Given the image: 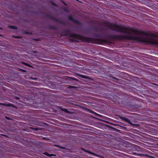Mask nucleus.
I'll return each instance as SVG.
<instances>
[{
    "label": "nucleus",
    "instance_id": "4",
    "mask_svg": "<svg viewBox=\"0 0 158 158\" xmlns=\"http://www.w3.org/2000/svg\"><path fill=\"white\" fill-rule=\"evenodd\" d=\"M46 16L47 18L50 19L55 22H59V20L58 19L55 18L53 15L50 14H46Z\"/></svg>",
    "mask_w": 158,
    "mask_h": 158
},
{
    "label": "nucleus",
    "instance_id": "11",
    "mask_svg": "<svg viewBox=\"0 0 158 158\" xmlns=\"http://www.w3.org/2000/svg\"><path fill=\"white\" fill-rule=\"evenodd\" d=\"M77 75H78V76H79L80 77L84 78V79H89V78L88 76H85L83 75L82 74H80L78 73L77 74Z\"/></svg>",
    "mask_w": 158,
    "mask_h": 158
},
{
    "label": "nucleus",
    "instance_id": "24",
    "mask_svg": "<svg viewBox=\"0 0 158 158\" xmlns=\"http://www.w3.org/2000/svg\"><path fill=\"white\" fill-rule=\"evenodd\" d=\"M70 40H71L72 42H78L76 40H74L73 39H70Z\"/></svg>",
    "mask_w": 158,
    "mask_h": 158
},
{
    "label": "nucleus",
    "instance_id": "14",
    "mask_svg": "<svg viewBox=\"0 0 158 158\" xmlns=\"http://www.w3.org/2000/svg\"><path fill=\"white\" fill-rule=\"evenodd\" d=\"M8 27L9 28L13 29H17V27L15 26L9 25Z\"/></svg>",
    "mask_w": 158,
    "mask_h": 158
},
{
    "label": "nucleus",
    "instance_id": "29",
    "mask_svg": "<svg viewBox=\"0 0 158 158\" xmlns=\"http://www.w3.org/2000/svg\"><path fill=\"white\" fill-rule=\"evenodd\" d=\"M34 40L35 41H38L40 40L39 39H35Z\"/></svg>",
    "mask_w": 158,
    "mask_h": 158
},
{
    "label": "nucleus",
    "instance_id": "1",
    "mask_svg": "<svg viewBox=\"0 0 158 158\" xmlns=\"http://www.w3.org/2000/svg\"><path fill=\"white\" fill-rule=\"evenodd\" d=\"M98 25L107 27L109 29L114 31L128 35V27H124L115 24L110 23L108 22L98 21ZM94 36L95 37L104 38L105 39H98L85 37L81 35L71 33L70 30H64L61 33L62 36H69L70 37L74 38L81 40L82 42L99 44L101 43H108L109 40H128V35H107L104 32L98 34L94 33Z\"/></svg>",
    "mask_w": 158,
    "mask_h": 158
},
{
    "label": "nucleus",
    "instance_id": "13",
    "mask_svg": "<svg viewBox=\"0 0 158 158\" xmlns=\"http://www.w3.org/2000/svg\"><path fill=\"white\" fill-rule=\"evenodd\" d=\"M44 154L45 155L48 156V157H51V156H56L55 155L53 154H50L47 152H45L44 153Z\"/></svg>",
    "mask_w": 158,
    "mask_h": 158
},
{
    "label": "nucleus",
    "instance_id": "10",
    "mask_svg": "<svg viewBox=\"0 0 158 158\" xmlns=\"http://www.w3.org/2000/svg\"><path fill=\"white\" fill-rule=\"evenodd\" d=\"M59 108L63 111H64L65 112L68 113H70L66 108H63L61 107V106H59Z\"/></svg>",
    "mask_w": 158,
    "mask_h": 158
},
{
    "label": "nucleus",
    "instance_id": "7",
    "mask_svg": "<svg viewBox=\"0 0 158 158\" xmlns=\"http://www.w3.org/2000/svg\"><path fill=\"white\" fill-rule=\"evenodd\" d=\"M93 30L95 31H98L99 30L101 31H104V29L100 27H94L93 28Z\"/></svg>",
    "mask_w": 158,
    "mask_h": 158
},
{
    "label": "nucleus",
    "instance_id": "9",
    "mask_svg": "<svg viewBox=\"0 0 158 158\" xmlns=\"http://www.w3.org/2000/svg\"><path fill=\"white\" fill-rule=\"evenodd\" d=\"M0 105H2L4 106H11L12 107H14V105L13 104L9 103L8 104H5L3 103H0Z\"/></svg>",
    "mask_w": 158,
    "mask_h": 158
},
{
    "label": "nucleus",
    "instance_id": "31",
    "mask_svg": "<svg viewBox=\"0 0 158 158\" xmlns=\"http://www.w3.org/2000/svg\"><path fill=\"white\" fill-rule=\"evenodd\" d=\"M31 79H32V80H37V78H32V77H31Z\"/></svg>",
    "mask_w": 158,
    "mask_h": 158
},
{
    "label": "nucleus",
    "instance_id": "27",
    "mask_svg": "<svg viewBox=\"0 0 158 158\" xmlns=\"http://www.w3.org/2000/svg\"><path fill=\"white\" fill-rule=\"evenodd\" d=\"M52 4L53 6H56V5L55 3H54L53 2H52Z\"/></svg>",
    "mask_w": 158,
    "mask_h": 158
},
{
    "label": "nucleus",
    "instance_id": "2",
    "mask_svg": "<svg viewBox=\"0 0 158 158\" xmlns=\"http://www.w3.org/2000/svg\"><path fill=\"white\" fill-rule=\"evenodd\" d=\"M115 99L114 98L113 101L115 102L116 104L118 103L121 106H125V102L123 101L122 98H120L118 97H115Z\"/></svg>",
    "mask_w": 158,
    "mask_h": 158
},
{
    "label": "nucleus",
    "instance_id": "32",
    "mask_svg": "<svg viewBox=\"0 0 158 158\" xmlns=\"http://www.w3.org/2000/svg\"><path fill=\"white\" fill-rule=\"evenodd\" d=\"M6 118L8 120H10V118L9 117H6Z\"/></svg>",
    "mask_w": 158,
    "mask_h": 158
},
{
    "label": "nucleus",
    "instance_id": "26",
    "mask_svg": "<svg viewBox=\"0 0 158 158\" xmlns=\"http://www.w3.org/2000/svg\"><path fill=\"white\" fill-rule=\"evenodd\" d=\"M62 2L65 5L67 6V5L65 3V2L64 1H62Z\"/></svg>",
    "mask_w": 158,
    "mask_h": 158
},
{
    "label": "nucleus",
    "instance_id": "21",
    "mask_svg": "<svg viewBox=\"0 0 158 158\" xmlns=\"http://www.w3.org/2000/svg\"><path fill=\"white\" fill-rule=\"evenodd\" d=\"M63 10L65 12H69V10H68L67 8L66 7H64L63 8Z\"/></svg>",
    "mask_w": 158,
    "mask_h": 158
},
{
    "label": "nucleus",
    "instance_id": "6",
    "mask_svg": "<svg viewBox=\"0 0 158 158\" xmlns=\"http://www.w3.org/2000/svg\"><path fill=\"white\" fill-rule=\"evenodd\" d=\"M133 153L134 155H135L141 156H142V157H151L150 156H149L148 154H144L143 153H137L136 152H134Z\"/></svg>",
    "mask_w": 158,
    "mask_h": 158
},
{
    "label": "nucleus",
    "instance_id": "16",
    "mask_svg": "<svg viewBox=\"0 0 158 158\" xmlns=\"http://www.w3.org/2000/svg\"><path fill=\"white\" fill-rule=\"evenodd\" d=\"M84 151H85V152H86L89 153H90V154H93V155L95 156H97V155L94 153H93L89 151H88V150H84Z\"/></svg>",
    "mask_w": 158,
    "mask_h": 158
},
{
    "label": "nucleus",
    "instance_id": "22",
    "mask_svg": "<svg viewBox=\"0 0 158 158\" xmlns=\"http://www.w3.org/2000/svg\"><path fill=\"white\" fill-rule=\"evenodd\" d=\"M68 88L69 89H73V88H76V87L74 86H71V85H69Z\"/></svg>",
    "mask_w": 158,
    "mask_h": 158
},
{
    "label": "nucleus",
    "instance_id": "28",
    "mask_svg": "<svg viewBox=\"0 0 158 158\" xmlns=\"http://www.w3.org/2000/svg\"><path fill=\"white\" fill-rule=\"evenodd\" d=\"M15 98L17 100H19V97L17 96L15 97Z\"/></svg>",
    "mask_w": 158,
    "mask_h": 158
},
{
    "label": "nucleus",
    "instance_id": "30",
    "mask_svg": "<svg viewBox=\"0 0 158 158\" xmlns=\"http://www.w3.org/2000/svg\"><path fill=\"white\" fill-rule=\"evenodd\" d=\"M25 33L26 34H30V32H27V31L25 32Z\"/></svg>",
    "mask_w": 158,
    "mask_h": 158
},
{
    "label": "nucleus",
    "instance_id": "8",
    "mask_svg": "<svg viewBox=\"0 0 158 158\" xmlns=\"http://www.w3.org/2000/svg\"><path fill=\"white\" fill-rule=\"evenodd\" d=\"M121 118L122 119L128 123L129 124H132V123L128 118H125L124 117H121Z\"/></svg>",
    "mask_w": 158,
    "mask_h": 158
},
{
    "label": "nucleus",
    "instance_id": "12",
    "mask_svg": "<svg viewBox=\"0 0 158 158\" xmlns=\"http://www.w3.org/2000/svg\"><path fill=\"white\" fill-rule=\"evenodd\" d=\"M112 79H114L113 81L114 82H116L117 83H120V81H121L120 80L114 77H112Z\"/></svg>",
    "mask_w": 158,
    "mask_h": 158
},
{
    "label": "nucleus",
    "instance_id": "3",
    "mask_svg": "<svg viewBox=\"0 0 158 158\" xmlns=\"http://www.w3.org/2000/svg\"><path fill=\"white\" fill-rule=\"evenodd\" d=\"M133 146L134 151L137 152H143L144 149L141 148L140 147L135 144L133 145Z\"/></svg>",
    "mask_w": 158,
    "mask_h": 158
},
{
    "label": "nucleus",
    "instance_id": "19",
    "mask_svg": "<svg viewBox=\"0 0 158 158\" xmlns=\"http://www.w3.org/2000/svg\"><path fill=\"white\" fill-rule=\"evenodd\" d=\"M49 28L51 29H56V27L53 26H49Z\"/></svg>",
    "mask_w": 158,
    "mask_h": 158
},
{
    "label": "nucleus",
    "instance_id": "23",
    "mask_svg": "<svg viewBox=\"0 0 158 158\" xmlns=\"http://www.w3.org/2000/svg\"><path fill=\"white\" fill-rule=\"evenodd\" d=\"M13 37H14V38H16V39H20V38H21V37L20 36H13Z\"/></svg>",
    "mask_w": 158,
    "mask_h": 158
},
{
    "label": "nucleus",
    "instance_id": "34",
    "mask_svg": "<svg viewBox=\"0 0 158 158\" xmlns=\"http://www.w3.org/2000/svg\"><path fill=\"white\" fill-rule=\"evenodd\" d=\"M0 29H1V28H0Z\"/></svg>",
    "mask_w": 158,
    "mask_h": 158
},
{
    "label": "nucleus",
    "instance_id": "5",
    "mask_svg": "<svg viewBox=\"0 0 158 158\" xmlns=\"http://www.w3.org/2000/svg\"><path fill=\"white\" fill-rule=\"evenodd\" d=\"M68 18L69 20L72 21L73 22L75 23H77L78 24H80V23L79 21L75 19L71 16V15H69L68 16Z\"/></svg>",
    "mask_w": 158,
    "mask_h": 158
},
{
    "label": "nucleus",
    "instance_id": "17",
    "mask_svg": "<svg viewBox=\"0 0 158 158\" xmlns=\"http://www.w3.org/2000/svg\"><path fill=\"white\" fill-rule=\"evenodd\" d=\"M89 112L90 113H91V114H95L96 115H99L98 114L96 113V112H94V111H93L92 110H89Z\"/></svg>",
    "mask_w": 158,
    "mask_h": 158
},
{
    "label": "nucleus",
    "instance_id": "20",
    "mask_svg": "<svg viewBox=\"0 0 158 158\" xmlns=\"http://www.w3.org/2000/svg\"><path fill=\"white\" fill-rule=\"evenodd\" d=\"M23 64H24V65H26L28 67H31V65L30 64H28L27 63H24V62H23Z\"/></svg>",
    "mask_w": 158,
    "mask_h": 158
},
{
    "label": "nucleus",
    "instance_id": "25",
    "mask_svg": "<svg viewBox=\"0 0 158 158\" xmlns=\"http://www.w3.org/2000/svg\"><path fill=\"white\" fill-rule=\"evenodd\" d=\"M55 146L56 147H59L60 148H63L62 147H60L58 145H55Z\"/></svg>",
    "mask_w": 158,
    "mask_h": 158
},
{
    "label": "nucleus",
    "instance_id": "18",
    "mask_svg": "<svg viewBox=\"0 0 158 158\" xmlns=\"http://www.w3.org/2000/svg\"><path fill=\"white\" fill-rule=\"evenodd\" d=\"M68 78H70L71 79H72V80H75L76 81H79V80H78L77 79V78H75L74 77H69Z\"/></svg>",
    "mask_w": 158,
    "mask_h": 158
},
{
    "label": "nucleus",
    "instance_id": "33",
    "mask_svg": "<svg viewBox=\"0 0 158 158\" xmlns=\"http://www.w3.org/2000/svg\"><path fill=\"white\" fill-rule=\"evenodd\" d=\"M1 35H0V36H1Z\"/></svg>",
    "mask_w": 158,
    "mask_h": 158
},
{
    "label": "nucleus",
    "instance_id": "15",
    "mask_svg": "<svg viewBox=\"0 0 158 158\" xmlns=\"http://www.w3.org/2000/svg\"><path fill=\"white\" fill-rule=\"evenodd\" d=\"M30 128L32 129H33L36 131H38L41 130V129L40 128L38 127L33 128L32 127H30Z\"/></svg>",
    "mask_w": 158,
    "mask_h": 158
}]
</instances>
